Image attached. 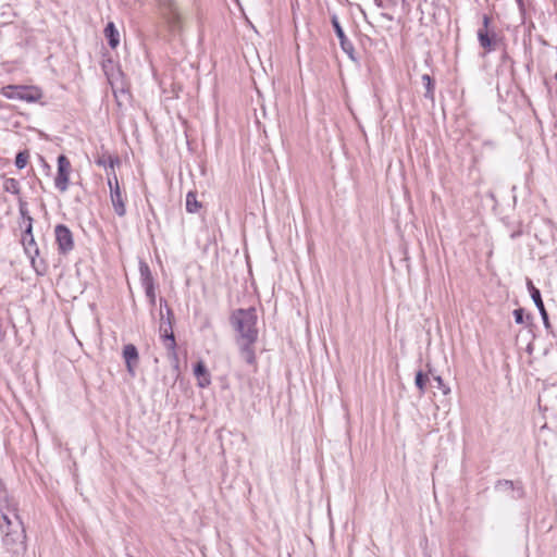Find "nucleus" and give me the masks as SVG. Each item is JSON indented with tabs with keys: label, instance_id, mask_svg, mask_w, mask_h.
<instances>
[{
	"label": "nucleus",
	"instance_id": "f257e3e1",
	"mask_svg": "<svg viewBox=\"0 0 557 557\" xmlns=\"http://www.w3.org/2000/svg\"><path fill=\"white\" fill-rule=\"evenodd\" d=\"M257 311L255 308L237 309L231 315V324L236 332V344L242 358L249 364L256 360L253 345L258 339Z\"/></svg>",
	"mask_w": 557,
	"mask_h": 557
},
{
	"label": "nucleus",
	"instance_id": "f03ea898",
	"mask_svg": "<svg viewBox=\"0 0 557 557\" xmlns=\"http://www.w3.org/2000/svg\"><path fill=\"white\" fill-rule=\"evenodd\" d=\"M159 12L168 27V30L172 35H177L182 33L183 17L174 0H160Z\"/></svg>",
	"mask_w": 557,
	"mask_h": 557
},
{
	"label": "nucleus",
	"instance_id": "7ed1b4c3",
	"mask_svg": "<svg viewBox=\"0 0 557 557\" xmlns=\"http://www.w3.org/2000/svg\"><path fill=\"white\" fill-rule=\"evenodd\" d=\"M3 95L9 99H20L34 102L40 99L41 91L34 86L10 85L3 88Z\"/></svg>",
	"mask_w": 557,
	"mask_h": 557
},
{
	"label": "nucleus",
	"instance_id": "20e7f679",
	"mask_svg": "<svg viewBox=\"0 0 557 557\" xmlns=\"http://www.w3.org/2000/svg\"><path fill=\"white\" fill-rule=\"evenodd\" d=\"M108 185L110 187V198L114 212L119 216H124L126 213L125 196L123 195L116 174L113 172L112 176L108 177Z\"/></svg>",
	"mask_w": 557,
	"mask_h": 557
},
{
	"label": "nucleus",
	"instance_id": "39448f33",
	"mask_svg": "<svg viewBox=\"0 0 557 557\" xmlns=\"http://www.w3.org/2000/svg\"><path fill=\"white\" fill-rule=\"evenodd\" d=\"M21 242H22V245L24 247L26 255L32 260L33 267L38 272V270L36 268L35 258L39 255V248L35 242L34 235H33V218L32 216H27V224L25 225V230L22 235Z\"/></svg>",
	"mask_w": 557,
	"mask_h": 557
},
{
	"label": "nucleus",
	"instance_id": "423d86ee",
	"mask_svg": "<svg viewBox=\"0 0 557 557\" xmlns=\"http://www.w3.org/2000/svg\"><path fill=\"white\" fill-rule=\"evenodd\" d=\"M71 172L72 165L70 160L64 154H60L58 157V172L54 178V186L59 191L65 193L67 190Z\"/></svg>",
	"mask_w": 557,
	"mask_h": 557
},
{
	"label": "nucleus",
	"instance_id": "0eeeda50",
	"mask_svg": "<svg viewBox=\"0 0 557 557\" xmlns=\"http://www.w3.org/2000/svg\"><path fill=\"white\" fill-rule=\"evenodd\" d=\"M55 242L60 253H67L74 248L73 234L70 228L63 224L54 227Z\"/></svg>",
	"mask_w": 557,
	"mask_h": 557
},
{
	"label": "nucleus",
	"instance_id": "6e6552de",
	"mask_svg": "<svg viewBox=\"0 0 557 557\" xmlns=\"http://www.w3.org/2000/svg\"><path fill=\"white\" fill-rule=\"evenodd\" d=\"M164 304L166 307V313H168V321H163L160 324V334L163 338L164 346L168 350L174 351L175 350V337L172 330V310L166 306V301L161 299V305Z\"/></svg>",
	"mask_w": 557,
	"mask_h": 557
},
{
	"label": "nucleus",
	"instance_id": "1a4fd4ad",
	"mask_svg": "<svg viewBox=\"0 0 557 557\" xmlns=\"http://www.w3.org/2000/svg\"><path fill=\"white\" fill-rule=\"evenodd\" d=\"M123 358L125 360L127 372L132 376H135V368L139 362V355L136 346L133 344L125 345L123 348Z\"/></svg>",
	"mask_w": 557,
	"mask_h": 557
},
{
	"label": "nucleus",
	"instance_id": "9d476101",
	"mask_svg": "<svg viewBox=\"0 0 557 557\" xmlns=\"http://www.w3.org/2000/svg\"><path fill=\"white\" fill-rule=\"evenodd\" d=\"M332 24H333L335 34H336L337 38L339 39L342 49L351 57L352 51H354V46L347 39V37L336 17H333Z\"/></svg>",
	"mask_w": 557,
	"mask_h": 557
},
{
	"label": "nucleus",
	"instance_id": "9b49d317",
	"mask_svg": "<svg viewBox=\"0 0 557 557\" xmlns=\"http://www.w3.org/2000/svg\"><path fill=\"white\" fill-rule=\"evenodd\" d=\"M478 40L480 46L487 52L495 49L496 35L494 32L490 34L488 29H478Z\"/></svg>",
	"mask_w": 557,
	"mask_h": 557
},
{
	"label": "nucleus",
	"instance_id": "f8f14e48",
	"mask_svg": "<svg viewBox=\"0 0 557 557\" xmlns=\"http://www.w3.org/2000/svg\"><path fill=\"white\" fill-rule=\"evenodd\" d=\"M531 298H532V300L534 301L536 308L540 311V314L542 317L544 326L546 329H549L550 324H549V320H548V314H547V311L545 309L544 302L542 300L541 292L537 288H532V290H531Z\"/></svg>",
	"mask_w": 557,
	"mask_h": 557
},
{
	"label": "nucleus",
	"instance_id": "ddd939ff",
	"mask_svg": "<svg viewBox=\"0 0 557 557\" xmlns=\"http://www.w3.org/2000/svg\"><path fill=\"white\" fill-rule=\"evenodd\" d=\"M194 374L198 379V385L200 387H207L210 384V374L202 361L196 363Z\"/></svg>",
	"mask_w": 557,
	"mask_h": 557
},
{
	"label": "nucleus",
	"instance_id": "4468645a",
	"mask_svg": "<svg viewBox=\"0 0 557 557\" xmlns=\"http://www.w3.org/2000/svg\"><path fill=\"white\" fill-rule=\"evenodd\" d=\"M496 490L499 492H511V498L517 499L522 497L523 491L521 487L515 488V484L509 480H500L496 483Z\"/></svg>",
	"mask_w": 557,
	"mask_h": 557
},
{
	"label": "nucleus",
	"instance_id": "2eb2a0df",
	"mask_svg": "<svg viewBox=\"0 0 557 557\" xmlns=\"http://www.w3.org/2000/svg\"><path fill=\"white\" fill-rule=\"evenodd\" d=\"M104 36L108 40L109 46L114 49L120 44V34L114 25V23L110 22L107 24L104 28Z\"/></svg>",
	"mask_w": 557,
	"mask_h": 557
},
{
	"label": "nucleus",
	"instance_id": "dca6fc26",
	"mask_svg": "<svg viewBox=\"0 0 557 557\" xmlns=\"http://www.w3.org/2000/svg\"><path fill=\"white\" fill-rule=\"evenodd\" d=\"M140 281L143 287H147L153 284V277L147 263L140 262L139 264Z\"/></svg>",
	"mask_w": 557,
	"mask_h": 557
},
{
	"label": "nucleus",
	"instance_id": "f3484780",
	"mask_svg": "<svg viewBox=\"0 0 557 557\" xmlns=\"http://www.w3.org/2000/svg\"><path fill=\"white\" fill-rule=\"evenodd\" d=\"M201 208V203L197 200V194L195 191H189L186 195V210L189 213H196Z\"/></svg>",
	"mask_w": 557,
	"mask_h": 557
},
{
	"label": "nucleus",
	"instance_id": "a211bd4d",
	"mask_svg": "<svg viewBox=\"0 0 557 557\" xmlns=\"http://www.w3.org/2000/svg\"><path fill=\"white\" fill-rule=\"evenodd\" d=\"M2 187H3L4 191L11 193L13 195H20V193H21L20 182L13 177L5 178Z\"/></svg>",
	"mask_w": 557,
	"mask_h": 557
},
{
	"label": "nucleus",
	"instance_id": "6ab92c4d",
	"mask_svg": "<svg viewBox=\"0 0 557 557\" xmlns=\"http://www.w3.org/2000/svg\"><path fill=\"white\" fill-rule=\"evenodd\" d=\"M422 82L425 87L424 97L433 100L434 99V89H435L433 79L431 78L430 75L424 74V75H422Z\"/></svg>",
	"mask_w": 557,
	"mask_h": 557
},
{
	"label": "nucleus",
	"instance_id": "aec40b11",
	"mask_svg": "<svg viewBox=\"0 0 557 557\" xmlns=\"http://www.w3.org/2000/svg\"><path fill=\"white\" fill-rule=\"evenodd\" d=\"M429 376L424 374L422 371H418L416 373L414 384L418 387L421 395L425 393L426 384L429 383Z\"/></svg>",
	"mask_w": 557,
	"mask_h": 557
},
{
	"label": "nucleus",
	"instance_id": "412c9836",
	"mask_svg": "<svg viewBox=\"0 0 557 557\" xmlns=\"http://www.w3.org/2000/svg\"><path fill=\"white\" fill-rule=\"evenodd\" d=\"M96 163L100 166L110 168L111 170H113L115 164L119 163V160L111 156H102L96 161Z\"/></svg>",
	"mask_w": 557,
	"mask_h": 557
},
{
	"label": "nucleus",
	"instance_id": "4be33fe9",
	"mask_svg": "<svg viewBox=\"0 0 557 557\" xmlns=\"http://www.w3.org/2000/svg\"><path fill=\"white\" fill-rule=\"evenodd\" d=\"M29 154L27 151H20L15 157V166L18 170H22L26 166L28 162Z\"/></svg>",
	"mask_w": 557,
	"mask_h": 557
},
{
	"label": "nucleus",
	"instance_id": "5701e85b",
	"mask_svg": "<svg viewBox=\"0 0 557 557\" xmlns=\"http://www.w3.org/2000/svg\"><path fill=\"white\" fill-rule=\"evenodd\" d=\"M433 381L435 382V387L444 395H448L450 393V388L444 383L443 379L440 375H434Z\"/></svg>",
	"mask_w": 557,
	"mask_h": 557
},
{
	"label": "nucleus",
	"instance_id": "b1692460",
	"mask_svg": "<svg viewBox=\"0 0 557 557\" xmlns=\"http://www.w3.org/2000/svg\"><path fill=\"white\" fill-rule=\"evenodd\" d=\"M145 288V293L147 298L149 299V302L151 306H154L156 304V292H154V285H150Z\"/></svg>",
	"mask_w": 557,
	"mask_h": 557
},
{
	"label": "nucleus",
	"instance_id": "393cba45",
	"mask_svg": "<svg viewBox=\"0 0 557 557\" xmlns=\"http://www.w3.org/2000/svg\"><path fill=\"white\" fill-rule=\"evenodd\" d=\"M18 211H20L21 216L24 219V223L26 225L27 224V216H30L28 214V209H27L26 202L20 200Z\"/></svg>",
	"mask_w": 557,
	"mask_h": 557
},
{
	"label": "nucleus",
	"instance_id": "a878e982",
	"mask_svg": "<svg viewBox=\"0 0 557 557\" xmlns=\"http://www.w3.org/2000/svg\"><path fill=\"white\" fill-rule=\"evenodd\" d=\"M515 321L518 324L523 323V309L519 308L513 311Z\"/></svg>",
	"mask_w": 557,
	"mask_h": 557
},
{
	"label": "nucleus",
	"instance_id": "bb28decb",
	"mask_svg": "<svg viewBox=\"0 0 557 557\" xmlns=\"http://www.w3.org/2000/svg\"><path fill=\"white\" fill-rule=\"evenodd\" d=\"M491 18L487 15L483 16V25L479 29H488Z\"/></svg>",
	"mask_w": 557,
	"mask_h": 557
},
{
	"label": "nucleus",
	"instance_id": "cd10ccee",
	"mask_svg": "<svg viewBox=\"0 0 557 557\" xmlns=\"http://www.w3.org/2000/svg\"><path fill=\"white\" fill-rule=\"evenodd\" d=\"M137 0H121V2H123L124 5L126 7H133V4L136 2Z\"/></svg>",
	"mask_w": 557,
	"mask_h": 557
},
{
	"label": "nucleus",
	"instance_id": "c85d7f7f",
	"mask_svg": "<svg viewBox=\"0 0 557 557\" xmlns=\"http://www.w3.org/2000/svg\"><path fill=\"white\" fill-rule=\"evenodd\" d=\"M527 286H528V289H529V292H530V293H531L532 288H536V287L533 285V283H532V281H531V280H528V282H527Z\"/></svg>",
	"mask_w": 557,
	"mask_h": 557
}]
</instances>
